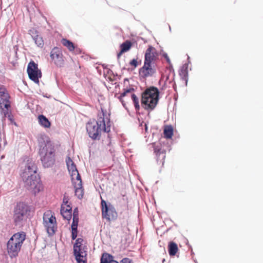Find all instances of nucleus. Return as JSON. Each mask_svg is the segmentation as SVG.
<instances>
[{"label":"nucleus","instance_id":"52","mask_svg":"<svg viewBox=\"0 0 263 263\" xmlns=\"http://www.w3.org/2000/svg\"><path fill=\"white\" fill-rule=\"evenodd\" d=\"M188 247H189V249L190 250H192V246H191V245H190V246H188Z\"/></svg>","mask_w":263,"mask_h":263},{"label":"nucleus","instance_id":"41","mask_svg":"<svg viewBox=\"0 0 263 263\" xmlns=\"http://www.w3.org/2000/svg\"><path fill=\"white\" fill-rule=\"evenodd\" d=\"M168 64V70L169 71H174L173 66L170 61V63H167Z\"/></svg>","mask_w":263,"mask_h":263},{"label":"nucleus","instance_id":"34","mask_svg":"<svg viewBox=\"0 0 263 263\" xmlns=\"http://www.w3.org/2000/svg\"><path fill=\"white\" fill-rule=\"evenodd\" d=\"M79 222V217L77 215H74L73 217V221L71 224V227L78 228Z\"/></svg>","mask_w":263,"mask_h":263},{"label":"nucleus","instance_id":"39","mask_svg":"<svg viewBox=\"0 0 263 263\" xmlns=\"http://www.w3.org/2000/svg\"><path fill=\"white\" fill-rule=\"evenodd\" d=\"M69 198L68 196H64L63 198V204H68Z\"/></svg>","mask_w":263,"mask_h":263},{"label":"nucleus","instance_id":"64","mask_svg":"<svg viewBox=\"0 0 263 263\" xmlns=\"http://www.w3.org/2000/svg\"><path fill=\"white\" fill-rule=\"evenodd\" d=\"M118 255H116V258H118Z\"/></svg>","mask_w":263,"mask_h":263},{"label":"nucleus","instance_id":"20","mask_svg":"<svg viewBox=\"0 0 263 263\" xmlns=\"http://www.w3.org/2000/svg\"><path fill=\"white\" fill-rule=\"evenodd\" d=\"M167 249L168 254L171 257L175 256L179 251L178 245L174 241L168 242Z\"/></svg>","mask_w":263,"mask_h":263},{"label":"nucleus","instance_id":"48","mask_svg":"<svg viewBox=\"0 0 263 263\" xmlns=\"http://www.w3.org/2000/svg\"><path fill=\"white\" fill-rule=\"evenodd\" d=\"M145 132H147L148 130V126L146 123H145Z\"/></svg>","mask_w":263,"mask_h":263},{"label":"nucleus","instance_id":"47","mask_svg":"<svg viewBox=\"0 0 263 263\" xmlns=\"http://www.w3.org/2000/svg\"><path fill=\"white\" fill-rule=\"evenodd\" d=\"M172 73L173 74V80L174 81V80H175V71H170V74Z\"/></svg>","mask_w":263,"mask_h":263},{"label":"nucleus","instance_id":"15","mask_svg":"<svg viewBox=\"0 0 263 263\" xmlns=\"http://www.w3.org/2000/svg\"><path fill=\"white\" fill-rule=\"evenodd\" d=\"M66 162L68 171L70 174L72 181L81 179V176L77 170L76 165L74 164L72 159L68 157L66 159Z\"/></svg>","mask_w":263,"mask_h":263},{"label":"nucleus","instance_id":"22","mask_svg":"<svg viewBox=\"0 0 263 263\" xmlns=\"http://www.w3.org/2000/svg\"><path fill=\"white\" fill-rule=\"evenodd\" d=\"M65 205H61V214L64 219L70 220L71 218L72 211L68 210L67 209H65Z\"/></svg>","mask_w":263,"mask_h":263},{"label":"nucleus","instance_id":"23","mask_svg":"<svg viewBox=\"0 0 263 263\" xmlns=\"http://www.w3.org/2000/svg\"><path fill=\"white\" fill-rule=\"evenodd\" d=\"M131 99H132L133 103L134 105L136 113L139 114V110L140 109L139 98L135 93H132L131 94Z\"/></svg>","mask_w":263,"mask_h":263},{"label":"nucleus","instance_id":"24","mask_svg":"<svg viewBox=\"0 0 263 263\" xmlns=\"http://www.w3.org/2000/svg\"><path fill=\"white\" fill-rule=\"evenodd\" d=\"M62 45L67 47L69 51H73L76 48L73 43L66 39H62L61 41Z\"/></svg>","mask_w":263,"mask_h":263},{"label":"nucleus","instance_id":"12","mask_svg":"<svg viewBox=\"0 0 263 263\" xmlns=\"http://www.w3.org/2000/svg\"><path fill=\"white\" fill-rule=\"evenodd\" d=\"M152 147L154 149V152L156 155L157 163L158 164H161L162 165H163L165 162L166 149L164 148L163 147L156 146L155 142L152 143Z\"/></svg>","mask_w":263,"mask_h":263},{"label":"nucleus","instance_id":"9","mask_svg":"<svg viewBox=\"0 0 263 263\" xmlns=\"http://www.w3.org/2000/svg\"><path fill=\"white\" fill-rule=\"evenodd\" d=\"M43 225L49 235H53L57 229V221L53 213L47 211L43 215Z\"/></svg>","mask_w":263,"mask_h":263},{"label":"nucleus","instance_id":"18","mask_svg":"<svg viewBox=\"0 0 263 263\" xmlns=\"http://www.w3.org/2000/svg\"><path fill=\"white\" fill-rule=\"evenodd\" d=\"M74 187L75 189V195L79 199H81L83 197L84 192L82 189L81 179L72 181Z\"/></svg>","mask_w":263,"mask_h":263},{"label":"nucleus","instance_id":"46","mask_svg":"<svg viewBox=\"0 0 263 263\" xmlns=\"http://www.w3.org/2000/svg\"><path fill=\"white\" fill-rule=\"evenodd\" d=\"M173 88L174 89L175 91H177V86L175 82H174L173 85Z\"/></svg>","mask_w":263,"mask_h":263},{"label":"nucleus","instance_id":"2","mask_svg":"<svg viewBox=\"0 0 263 263\" xmlns=\"http://www.w3.org/2000/svg\"><path fill=\"white\" fill-rule=\"evenodd\" d=\"M156 55L155 48L149 45L144 53L143 65L138 70L141 81L145 82L148 77H152L156 73Z\"/></svg>","mask_w":263,"mask_h":263},{"label":"nucleus","instance_id":"58","mask_svg":"<svg viewBox=\"0 0 263 263\" xmlns=\"http://www.w3.org/2000/svg\"><path fill=\"white\" fill-rule=\"evenodd\" d=\"M186 245L187 246H190V245H191L190 244H189V242L187 241V242L186 243Z\"/></svg>","mask_w":263,"mask_h":263},{"label":"nucleus","instance_id":"31","mask_svg":"<svg viewBox=\"0 0 263 263\" xmlns=\"http://www.w3.org/2000/svg\"><path fill=\"white\" fill-rule=\"evenodd\" d=\"M129 65L133 67V69H135L139 65L138 61V56L137 55L136 58H134L132 59L129 62Z\"/></svg>","mask_w":263,"mask_h":263},{"label":"nucleus","instance_id":"26","mask_svg":"<svg viewBox=\"0 0 263 263\" xmlns=\"http://www.w3.org/2000/svg\"><path fill=\"white\" fill-rule=\"evenodd\" d=\"M116 139L119 141V145L121 147L128 145L130 143L127 142V140L125 138L124 134L118 135L116 134Z\"/></svg>","mask_w":263,"mask_h":263},{"label":"nucleus","instance_id":"16","mask_svg":"<svg viewBox=\"0 0 263 263\" xmlns=\"http://www.w3.org/2000/svg\"><path fill=\"white\" fill-rule=\"evenodd\" d=\"M50 57L57 66H62L63 65V54L59 48L54 47L52 49L50 52Z\"/></svg>","mask_w":263,"mask_h":263},{"label":"nucleus","instance_id":"17","mask_svg":"<svg viewBox=\"0 0 263 263\" xmlns=\"http://www.w3.org/2000/svg\"><path fill=\"white\" fill-rule=\"evenodd\" d=\"M179 75L182 80L185 82V85H187L189 81V68H187V64H183L179 68Z\"/></svg>","mask_w":263,"mask_h":263},{"label":"nucleus","instance_id":"56","mask_svg":"<svg viewBox=\"0 0 263 263\" xmlns=\"http://www.w3.org/2000/svg\"><path fill=\"white\" fill-rule=\"evenodd\" d=\"M194 261L195 263H198L196 259H194Z\"/></svg>","mask_w":263,"mask_h":263},{"label":"nucleus","instance_id":"1","mask_svg":"<svg viewBox=\"0 0 263 263\" xmlns=\"http://www.w3.org/2000/svg\"><path fill=\"white\" fill-rule=\"evenodd\" d=\"M21 176L24 182V186L32 193L36 194L43 190V185L40 178L37 174V167L32 161H27Z\"/></svg>","mask_w":263,"mask_h":263},{"label":"nucleus","instance_id":"42","mask_svg":"<svg viewBox=\"0 0 263 263\" xmlns=\"http://www.w3.org/2000/svg\"><path fill=\"white\" fill-rule=\"evenodd\" d=\"M127 246L128 245L126 243H124L123 245H121L120 250H124Z\"/></svg>","mask_w":263,"mask_h":263},{"label":"nucleus","instance_id":"59","mask_svg":"<svg viewBox=\"0 0 263 263\" xmlns=\"http://www.w3.org/2000/svg\"><path fill=\"white\" fill-rule=\"evenodd\" d=\"M165 261V259L164 258H163V259H162V262L163 263Z\"/></svg>","mask_w":263,"mask_h":263},{"label":"nucleus","instance_id":"33","mask_svg":"<svg viewBox=\"0 0 263 263\" xmlns=\"http://www.w3.org/2000/svg\"><path fill=\"white\" fill-rule=\"evenodd\" d=\"M116 263H134L132 259L128 257H124L119 261L116 260Z\"/></svg>","mask_w":263,"mask_h":263},{"label":"nucleus","instance_id":"38","mask_svg":"<svg viewBox=\"0 0 263 263\" xmlns=\"http://www.w3.org/2000/svg\"><path fill=\"white\" fill-rule=\"evenodd\" d=\"M61 205H65V209H67L68 210L72 211V207L71 206L70 204H69V203L68 204H62Z\"/></svg>","mask_w":263,"mask_h":263},{"label":"nucleus","instance_id":"49","mask_svg":"<svg viewBox=\"0 0 263 263\" xmlns=\"http://www.w3.org/2000/svg\"><path fill=\"white\" fill-rule=\"evenodd\" d=\"M169 79H170V74H168L166 76L165 81H166L167 82V81L169 80Z\"/></svg>","mask_w":263,"mask_h":263},{"label":"nucleus","instance_id":"21","mask_svg":"<svg viewBox=\"0 0 263 263\" xmlns=\"http://www.w3.org/2000/svg\"><path fill=\"white\" fill-rule=\"evenodd\" d=\"M164 137L166 139H172L174 135V128L172 125L165 126L163 130Z\"/></svg>","mask_w":263,"mask_h":263},{"label":"nucleus","instance_id":"40","mask_svg":"<svg viewBox=\"0 0 263 263\" xmlns=\"http://www.w3.org/2000/svg\"><path fill=\"white\" fill-rule=\"evenodd\" d=\"M123 53H124V52H123V51L120 49L119 51L117 53V59H119Z\"/></svg>","mask_w":263,"mask_h":263},{"label":"nucleus","instance_id":"61","mask_svg":"<svg viewBox=\"0 0 263 263\" xmlns=\"http://www.w3.org/2000/svg\"><path fill=\"white\" fill-rule=\"evenodd\" d=\"M116 218H117V216H118V214H117V212H116Z\"/></svg>","mask_w":263,"mask_h":263},{"label":"nucleus","instance_id":"63","mask_svg":"<svg viewBox=\"0 0 263 263\" xmlns=\"http://www.w3.org/2000/svg\"><path fill=\"white\" fill-rule=\"evenodd\" d=\"M144 28H145L146 30H148V29L146 28V26H144Z\"/></svg>","mask_w":263,"mask_h":263},{"label":"nucleus","instance_id":"27","mask_svg":"<svg viewBox=\"0 0 263 263\" xmlns=\"http://www.w3.org/2000/svg\"><path fill=\"white\" fill-rule=\"evenodd\" d=\"M113 258V256L109 254L103 253L101 259V263H115V261Z\"/></svg>","mask_w":263,"mask_h":263},{"label":"nucleus","instance_id":"13","mask_svg":"<svg viewBox=\"0 0 263 263\" xmlns=\"http://www.w3.org/2000/svg\"><path fill=\"white\" fill-rule=\"evenodd\" d=\"M120 188H121L120 196L118 197V206H120L122 210H124L127 208L126 185L124 183H121Z\"/></svg>","mask_w":263,"mask_h":263},{"label":"nucleus","instance_id":"7","mask_svg":"<svg viewBox=\"0 0 263 263\" xmlns=\"http://www.w3.org/2000/svg\"><path fill=\"white\" fill-rule=\"evenodd\" d=\"M54 147L51 142H47L40 149L41 160L45 167H48L54 164Z\"/></svg>","mask_w":263,"mask_h":263},{"label":"nucleus","instance_id":"10","mask_svg":"<svg viewBox=\"0 0 263 263\" xmlns=\"http://www.w3.org/2000/svg\"><path fill=\"white\" fill-rule=\"evenodd\" d=\"M27 73L29 78L35 83L39 84V79L42 77V73L38 68L37 64L34 62H30L27 67Z\"/></svg>","mask_w":263,"mask_h":263},{"label":"nucleus","instance_id":"50","mask_svg":"<svg viewBox=\"0 0 263 263\" xmlns=\"http://www.w3.org/2000/svg\"><path fill=\"white\" fill-rule=\"evenodd\" d=\"M194 254H195V253H194V251L193 250V249H192V250H191V255L192 256H193V255H194Z\"/></svg>","mask_w":263,"mask_h":263},{"label":"nucleus","instance_id":"5","mask_svg":"<svg viewBox=\"0 0 263 263\" xmlns=\"http://www.w3.org/2000/svg\"><path fill=\"white\" fill-rule=\"evenodd\" d=\"M30 212V207L23 202H20L13 211V222L15 226L22 227L27 220Z\"/></svg>","mask_w":263,"mask_h":263},{"label":"nucleus","instance_id":"51","mask_svg":"<svg viewBox=\"0 0 263 263\" xmlns=\"http://www.w3.org/2000/svg\"><path fill=\"white\" fill-rule=\"evenodd\" d=\"M171 228H172L171 227H170L169 228H168V229L166 230L165 232H168V231L171 229Z\"/></svg>","mask_w":263,"mask_h":263},{"label":"nucleus","instance_id":"62","mask_svg":"<svg viewBox=\"0 0 263 263\" xmlns=\"http://www.w3.org/2000/svg\"><path fill=\"white\" fill-rule=\"evenodd\" d=\"M159 85H160V84H161V80L159 81Z\"/></svg>","mask_w":263,"mask_h":263},{"label":"nucleus","instance_id":"25","mask_svg":"<svg viewBox=\"0 0 263 263\" xmlns=\"http://www.w3.org/2000/svg\"><path fill=\"white\" fill-rule=\"evenodd\" d=\"M39 123L45 128H48L50 126V122L48 119L44 115H40L38 117Z\"/></svg>","mask_w":263,"mask_h":263},{"label":"nucleus","instance_id":"54","mask_svg":"<svg viewBox=\"0 0 263 263\" xmlns=\"http://www.w3.org/2000/svg\"><path fill=\"white\" fill-rule=\"evenodd\" d=\"M118 163H119V162L116 160V168L117 167V165H118Z\"/></svg>","mask_w":263,"mask_h":263},{"label":"nucleus","instance_id":"4","mask_svg":"<svg viewBox=\"0 0 263 263\" xmlns=\"http://www.w3.org/2000/svg\"><path fill=\"white\" fill-rule=\"evenodd\" d=\"M159 100V90L156 86H151L141 92V105L149 112L155 109Z\"/></svg>","mask_w":263,"mask_h":263},{"label":"nucleus","instance_id":"60","mask_svg":"<svg viewBox=\"0 0 263 263\" xmlns=\"http://www.w3.org/2000/svg\"><path fill=\"white\" fill-rule=\"evenodd\" d=\"M174 226L176 227H178V225L177 224H174Z\"/></svg>","mask_w":263,"mask_h":263},{"label":"nucleus","instance_id":"8","mask_svg":"<svg viewBox=\"0 0 263 263\" xmlns=\"http://www.w3.org/2000/svg\"><path fill=\"white\" fill-rule=\"evenodd\" d=\"M84 241L83 239L79 238L73 246L74 254L79 263L87 262V248Z\"/></svg>","mask_w":263,"mask_h":263},{"label":"nucleus","instance_id":"28","mask_svg":"<svg viewBox=\"0 0 263 263\" xmlns=\"http://www.w3.org/2000/svg\"><path fill=\"white\" fill-rule=\"evenodd\" d=\"M167 139L164 138V137L161 138L159 140V143L158 145H156V146H159L161 147H163L164 148H166V150L170 151L171 149V145L169 144L168 142L166 141Z\"/></svg>","mask_w":263,"mask_h":263},{"label":"nucleus","instance_id":"37","mask_svg":"<svg viewBox=\"0 0 263 263\" xmlns=\"http://www.w3.org/2000/svg\"><path fill=\"white\" fill-rule=\"evenodd\" d=\"M61 205H65V209H67L68 210L72 211V207L71 206L70 204H69V203L68 204H62Z\"/></svg>","mask_w":263,"mask_h":263},{"label":"nucleus","instance_id":"29","mask_svg":"<svg viewBox=\"0 0 263 263\" xmlns=\"http://www.w3.org/2000/svg\"><path fill=\"white\" fill-rule=\"evenodd\" d=\"M134 91L135 89L133 86H129V87H126V88H123V92L120 96L124 97L126 96L127 93Z\"/></svg>","mask_w":263,"mask_h":263},{"label":"nucleus","instance_id":"36","mask_svg":"<svg viewBox=\"0 0 263 263\" xmlns=\"http://www.w3.org/2000/svg\"><path fill=\"white\" fill-rule=\"evenodd\" d=\"M161 56L164 58L167 63H170L171 60L167 54V53L163 51V50L162 49L161 50Z\"/></svg>","mask_w":263,"mask_h":263},{"label":"nucleus","instance_id":"45","mask_svg":"<svg viewBox=\"0 0 263 263\" xmlns=\"http://www.w3.org/2000/svg\"><path fill=\"white\" fill-rule=\"evenodd\" d=\"M190 63H191L190 58L189 55H187V62L185 63V64H187V68H189V65Z\"/></svg>","mask_w":263,"mask_h":263},{"label":"nucleus","instance_id":"30","mask_svg":"<svg viewBox=\"0 0 263 263\" xmlns=\"http://www.w3.org/2000/svg\"><path fill=\"white\" fill-rule=\"evenodd\" d=\"M34 42L35 44L37 45V46L40 47H42L44 45V41L41 36L39 35H36L34 38Z\"/></svg>","mask_w":263,"mask_h":263},{"label":"nucleus","instance_id":"6","mask_svg":"<svg viewBox=\"0 0 263 263\" xmlns=\"http://www.w3.org/2000/svg\"><path fill=\"white\" fill-rule=\"evenodd\" d=\"M26 233L20 232L15 233L7 242V249L8 253L11 258L18 255L21 249L22 245L26 239Z\"/></svg>","mask_w":263,"mask_h":263},{"label":"nucleus","instance_id":"53","mask_svg":"<svg viewBox=\"0 0 263 263\" xmlns=\"http://www.w3.org/2000/svg\"><path fill=\"white\" fill-rule=\"evenodd\" d=\"M168 27H169V30H170V32H171L172 29H171V26H170V25H168Z\"/></svg>","mask_w":263,"mask_h":263},{"label":"nucleus","instance_id":"11","mask_svg":"<svg viewBox=\"0 0 263 263\" xmlns=\"http://www.w3.org/2000/svg\"><path fill=\"white\" fill-rule=\"evenodd\" d=\"M101 209L103 217L106 218L108 221L114 219L115 211L114 206L112 205L110 203L107 204L102 199Z\"/></svg>","mask_w":263,"mask_h":263},{"label":"nucleus","instance_id":"32","mask_svg":"<svg viewBox=\"0 0 263 263\" xmlns=\"http://www.w3.org/2000/svg\"><path fill=\"white\" fill-rule=\"evenodd\" d=\"M123 97H121V96L118 97V99L120 100V101L121 102V103L122 105H123V106L124 107V108L126 110L128 115L130 116H131L130 111L128 109V107L126 106V103H125V101L124 100V99H123Z\"/></svg>","mask_w":263,"mask_h":263},{"label":"nucleus","instance_id":"44","mask_svg":"<svg viewBox=\"0 0 263 263\" xmlns=\"http://www.w3.org/2000/svg\"><path fill=\"white\" fill-rule=\"evenodd\" d=\"M166 88V82L165 81L163 85L162 86L161 89V90H165Z\"/></svg>","mask_w":263,"mask_h":263},{"label":"nucleus","instance_id":"3","mask_svg":"<svg viewBox=\"0 0 263 263\" xmlns=\"http://www.w3.org/2000/svg\"><path fill=\"white\" fill-rule=\"evenodd\" d=\"M86 130L89 136L93 139H99L102 131L108 133L110 132V121L107 118L105 119L102 110L98 113L97 121H91L87 123Z\"/></svg>","mask_w":263,"mask_h":263},{"label":"nucleus","instance_id":"43","mask_svg":"<svg viewBox=\"0 0 263 263\" xmlns=\"http://www.w3.org/2000/svg\"><path fill=\"white\" fill-rule=\"evenodd\" d=\"M74 215H77V216H78V210L77 208H76V209H74L73 214V217Z\"/></svg>","mask_w":263,"mask_h":263},{"label":"nucleus","instance_id":"14","mask_svg":"<svg viewBox=\"0 0 263 263\" xmlns=\"http://www.w3.org/2000/svg\"><path fill=\"white\" fill-rule=\"evenodd\" d=\"M9 96L4 86H0V107L1 109H8L10 107Z\"/></svg>","mask_w":263,"mask_h":263},{"label":"nucleus","instance_id":"19","mask_svg":"<svg viewBox=\"0 0 263 263\" xmlns=\"http://www.w3.org/2000/svg\"><path fill=\"white\" fill-rule=\"evenodd\" d=\"M136 43V41L133 40L132 41L127 40L121 44L119 46V49L123 52H127L129 51L134 45Z\"/></svg>","mask_w":263,"mask_h":263},{"label":"nucleus","instance_id":"55","mask_svg":"<svg viewBox=\"0 0 263 263\" xmlns=\"http://www.w3.org/2000/svg\"><path fill=\"white\" fill-rule=\"evenodd\" d=\"M125 81H128V79H127V78H125V79H124V82H125Z\"/></svg>","mask_w":263,"mask_h":263},{"label":"nucleus","instance_id":"35","mask_svg":"<svg viewBox=\"0 0 263 263\" xmlns=\"http://www.w3.org/2000/svg\"><path fill=\"white\" fill-rule=\"evenodd\" d=\"M77 228L71 227V238L74 240L77 237Z\"/></svg>","mask_w":263,"mask_h":263},{"label":"nucleus","instance_id":"57","mask_svg":"<svg viewBox=\"0 0 263 263\" xmlns=\"http://www.w3.org/2000/svg\"><path fill=\"white\" fill-rule=\"evenodd\" d=\"M186 245L187 246H190V245H191L190 244H189V242L187 241V242L186 243Z\"/></svg>","mask_w":263,"mask_h":263}]
</instances>
